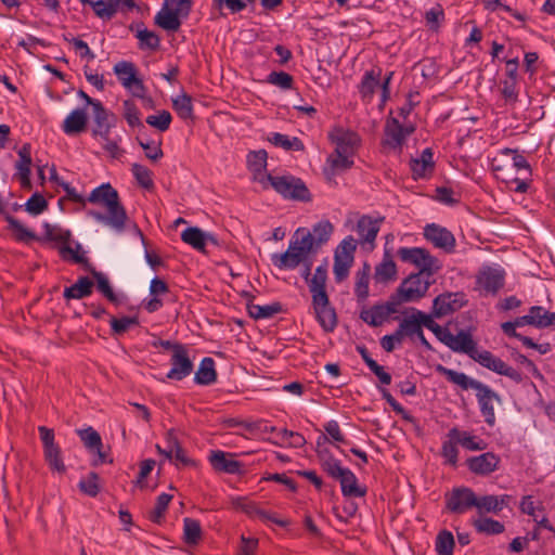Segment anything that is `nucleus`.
<instances>
[{
	"label": "nucleus",
	"mask_w": 555,
	"mask_h": 555,
	"mask_svg": "<svg viewBox=\"0 0 555 555\" xmlns=\"http://www.w3.org/2000/svg\"><path fill=\"white\" fill-rule=\"evenodd\" d=\"M435 336L452 351L467 354L481 366L506 376L517 384L524 380V375L519 371L506 364L489 350H479L477 343L468 331L461 330L456 335H453L447 327L440 326Z\"/></svg>",
	"instance_id": "nucleus-1"
},
{
	"label": "nucleus",
	"mask_w": 555,
	"mask_h": 555,
	"mask_svg": "<svg viewBox=\"0 0 555 555\" xmlns=\"http://www.w3.org/2000/svg\"><path fill=\"white\" fill-rule=\"evenodd\" d=\"M87 203L101 205L107 209V214L96 210H89L88 216L98 222L111 227L117 233L124 232L128 220L127 211L120 203L118 192L111 183H102L93 189L87 197Z\"/></svg>",
	"instance_id": "nucleus-2"
},
{
	"label": "nucleus",
	"mask_w": 555,
	"mask_h": 555,
	"mask_svg": "<svg viewBox=\"0 0 555 555\" xmlns=\"http://www.w3.org/2000/svg\"><path fill=\"white\" fill-rule=\"evenodd\" d=\"M436 372L443 375L450 383L460 386L463 390H476L479 410L489 426L495 424L494 402L502 403V399L490 386L480 380L467 376L465 373L448 369L441 364L436 366Z\"/></svg>",
	"instance_id": "nucleus-3"
},
{
	"label": "nucleus",
	"mask_w": 555,
	"mask_h": 555,
	"mask_svg": "<svg viewBox=\"0 0 555 555\" xmlns=\"http://www.w3.org/2000/svg\"><path fill=\"white\" fill-rule=\"evenodd\" d=\"M319 460L322 470L331 478L339 481L341 494L345 498H363L367 488L358 483L354 473L343 467L341 462L333 456L330 451H319Z\"/></svg>",
	"instance_id": "nucleus-4"
},
{
	"label": "nucleus",
	"mask_w": 555,
	"mask_h": 555,
	"mask_svg": "<svg viewBox=\"0 0 555 555\" xmlns=\"http://www.w3.org/2000/svg\"><path fill=\"white\" fill-rule=\"evenodd\" d=\"M259 182L266 186L268 182L272 189L285 199L309 202L311 201V193L305 182L295 176H273L266 173L263 178L259 179Z\"/></svg>",
	"instance_id": "nucleus-5"
},
{
	"label": "nucleus",
	"mask_w": 555,
	"mask_h": 555,
	"mask_svg": "<svg viewBox=\"0 0 555 555\" xmlns=\"http://www.w3.org/2000/svg\"><path fill=\"white\" fill-rule=\"evenodd\" d=\"M192 0H165L154 22L167 31H177L181 26L180 17H188L192 10Z\"/></svg>",
	"instance_id": "nucleus-6"
},
{
	"label": "nucleus",
	"mask_w": 555,
	"mask_h": 555,
	"mask_svg": "<svg viewBox=\"0 0 555 555\" xmlns=\"http://www.w3.org/2000/svg\"><path fill=\"white\" fill-rule=\"evenodd\" d=\"M398 257L403 262H409L418 268L421 273L430 276L441 269L439 260L422 247H400L397 251Z\"/></svg>",
	"instance_id": "nucleus-7"
},
{
	"label": "nucleus",
	"mask_w": 555,
	"mask_h": 555,
	"mask_svg": "<svg viewBox=\"0 0 555 555\" xmlns=\"http://www.w3.org/2000/svg\"><path fill=\"white\" fill-rule=\"evenodd\" d=\"M477 505V495L468 487H454L446 494V507L452 514H464Z\"/></svg>",
	"instance_id": "nucleus-8"
},
{
	"label": "nucleus",
	"mask_w": 555,
	"mask_h": 555,
	"mask_svg": "<svg viewBox=\"0 0 555 555\" xmlns=\"http://www.w3.org/2000/svg\"><path fill=\"white\" fill-rule=\"evenodd\" d=\"M114 73L117 75L120 83L132 91V94L138 98H144L146 88L142 79L137 77V68L133 63L128 61H120L115 64Z\"/></svg>",
	"instance_id": "nucleus-9"
},
{
	"label": "nucleus",
	"mask_w": 555,
	"mask_h": 555,
	"mask_svg": "<svg viewBox=\"0 0 555 555\" xmlns=\"http://www.w3.org/2000/svg\"><path fill=\"white\" fill-rule=\"evenodd\" d=\"M467 302L466 295L462 292L440 294L433 300V315L441 319L462 309Z\"/></svg>",
	"instance_id": "nucleus-10"
},
{
	"label": "nucleus",
	"mask_w": 555,
	"mask_h": 555,
	"mask_svg": "<svg viewBox=\"0 0 555 555\" xmlns=\"http://www.w3.org/2000/svg\"><path fill=\"white\" fill-rule=\"evenodd\" d=\"M506 272L499 266H483L477 276L476 283L489 294H496L505 283Z\"/></svg>",
	"instance_id": "nucleus-11"
},
{
	"label": "nucleus",
	"mask_w": 555,
	"mask_h": 555,
	"mask_svg": "<svg viewBox=\"0 0 555 555\" xmlns=\"http://www.w3.org/2000/svg\"><path fill=\"white\" fill-rule=\"evenodd\" d=\"M328 140L335 144V152L354 155L361 145L360 135L350 129L334 127L328 132Z\"/></svg>",
	"instance_id": "nucleus-12"
},
{
	"label": "nucleus",
	"mask_w": 555,
	"mask_h": 555,
	"mask_svg": "<svg viewBox=\"0 0 555 555\" xmlns=\"http://www.w3.org/2000/svg\"><path fill=\"white\" fill-rule=\"evenodd\" d=\"M424 237L435 247L452 253L455 248V237L447 228L436 223L427 224L424 228Z\"/></svg>",
	"instance_id": "nucleus-13"
},
{
	"label": "nucleus",
	"mask_w": 555,
	"mask_h": 555,
	"mask_svg": "<svg viewBox=\"0 0 555 555\" xmlns=\"http://www.w3.org/2000/svg\"><path fill=\"white\" fill-rule=\"evenodd\" d=\"M170 365L171 369L166 378L171 380H182L193 372V362L185 347H179V350H175L170 359Z\"/></svg>",
	"instance_id": "nucleus-14"
},
{
	"label": "nucleus",
	"mask_w": 555,
	"mask_h": 555,
	"mask_svg": "<svg viewBox=\"0 0 555 555\" xmlns=\"http://www.w3.org/2000/svg\"><path fill=\"white\" fill-rule=\"evenodd\" d=\"M501 459L493 452H486L466 460L467 468L475 475L488 476L499 469Z\"/></svg>",
	"instance_id": "nucleus-15"
},
{
	"label": "nucleus",
	"mask_w": 555,
	"mask_h": 555,
	"mask_svg": "<svg viewBox=\"0 0 555 555\" xmlns=\"http://www.w3.org/2000/svg\"><path fill=\"white\" fill-rule=\"evenodd\" d=\"M92 113L95 124V127L92 129V135L107 140L111 129L115 126V114L108 112L101 102L93 104Z\"/></svg>",
	"instance_id": "nucleus-16"
},
{
	"label": "nucleus",
	"mask_w": 555,
	"mask_h": 555,
	"mask_svg": "<svg viewBox=\"0 0 555 555\" xmlns=\"http://www.w3.org/2000/svg\"><path fill=\"white\" fill-rule=\"evenodd\" d=\"M423 275H425V273H421V271L411 273L400 283L401 286L404 287L405 298L410 299L411 302L418 301L425 297L431 285L430 281L423 280Z\"/></svg>",
	"instance_id": "nucleus-17"
},
{
	"label": "nucleus",
	"mask_w": 555,
	"mask_h": 555,
	"mask_svg": "<svg viewBox=\"0 0 555 555\" xmlns=\"http://www.w3.org/2000/svg\"><path fill=\"white\" fill-rule=\"evenodd\" d=\"M312 307L323 331L326 333L334 332L337 326V314L335 308L330 302L328 296H326V300L312 298Z\"/></svg>",
	"instance_id": "nucleus-18"
},
{
	"label": "nucleus",
	"mask_w": 555,
	"mask_h": 555,
	"mask_svg": "<svg viewBox=\"0 0 555 555\" xmlns=\"http://www.w3.org/2000/svg\"><path fill=\"white\" fill-rule=\"evenodd\" d=\"M209 461L212 468L217 472L227 473L231 475H242L245 473L244 464L236 461L221 450L211 451Z\"/></svg>",
	"instance_id": "nucleus-19"
},
{
	"label": "nucleus",
	"mask_w": 555,
	"mask_h": 555,
	"mask_svg": "<svg viewBox=\"0 0 555 555\" xmlns=\"http://www.w3.org/2000/svg\"><path fill=\"white\" fill-rule=\"evenodd\" d=\"M293 253H298L300 257L307 258L309 254H315L314 242L312 234L306 228H298L292 240L289 241L288 248Z\"/></svg>",
	"instance_id": "nucleus-20"
},
{
	"label": "nucleus",
	"mask_w": 555,
	"mask_h": 555,
	"mask_svg": "<svg viewBox=\"0 0 555 555\" xmlns=\"http://www.w3.org/2000/svg\"><path fill=\"white\" fill-rule=\"evenodd\" d=\"M327 258L324 259V264L315 268L314 274L307 281L311 297L317 300H326V282H327Z\"/></svg>",
	"instance_id": "nucleus-21"
},
{
	"label": "nucleus",
	"mask_w": 555,
	"mask_h": 555,
	"mask_svg": "<svg viewBox=\"0 0 555 555\" xmlns=\"http://www.w3.org/2000/svg\"><path fill=\"white\" fill-rule=\"evenodd\" d=\"M236 505L248 516L256 517L263 522H273L283 528L287 527L289 524L288 520L279 519L274 514L261 509L255 502L247 501L245 499H238Z\"/></svg>",
	"instance_id": "nucleus-22"
},
{
	"label": "nucleus",
	"mask_w": 555,
	"mask_h": 555,
	"mask_svg": "<svg viewBox=\"0 0 555 555\" xmlns=\"http://www.w3.org/2000/svg\"><path fill=\"white\" fill-rule=\"evenodd\" d=\"M382 69L379 67L366 70L362 77L358 91L363 101L371 102L375 91L380 85Z\"/></svg>",
	"instance_id": "nucleus-23"
},
{
	"label": "nucleus",
	"mask_w": 555,
	"mask_h": 555,
	"mask_svg": "<svg viewBox=\"0 0 555 555\" xmlns=\"http://www.w3.org/2000/svg\"><path fill=\"white\" fill-rule=\"evenodd\" d=\"M88 125V114L83 108H76L69 113L62 124V130L67 135L83 132Z\"/></svg>",
	"instance_id": "nucleus-24"
},
{
	"label": "nucleus",
	"mask_w": 555,
	"mask_h": 555,
	"mask_svg": "<svg viewBox=\"0 0 555 555\" xmlns=\"http://www.w3.org/2000/svg\"><path fill=\"white\" fill-rule=\"evenodd\" d=\"M384 217L372 219L370 216H362L357 222V232L361 243L374 244L379 232V223Z\"/></svg>",
	"instance_id": "nucleus-25"
},
{
	"label": "nucleus",
	"mask_w": 555,
	"mask_h": 555,
	"mask_svg": "<svg viewBox=\"0 0 555 555\" xmlns=\"http://www.w3.org/2000/svg\"><path fill=\"white\" fill-rule=\"evenodd\" d=\"M129 28L131 31L135 30V37L139 39V48L141 50L149 49V50L155 51L159 48V46H160L159 36L156 33L149 30L144 26L143 22H139L137 24H131Z\"/></svg>",
	"instance_id": "nucleus-26"
},
{
	"label": "nucleus",
	"mask_w": 555,
	"mask_h": 555,
	"mask_svg": "<svg viewBox=\"0 0 555 555\" xmlns=\"http://www.w3.org/2000/svg\"><path fill=\"white\" fill-rule=\"evenodd\" d=\"M448 437L470 451H482L487 448V443L481 438L473 436L468 431H461L456 427L449 430Z\"/></svg>",
	"instance_id": "nucleus-27"
},
{
	"label": "nucleus",
	"mask_w": 555,
	"mask_h": 555,
	"mask_svg": "<svg viewBox=\"0 0 555 555\" xmlns=\"http://www.w3.org/2000/svg\"><path fill=\"white\" fill-rule=\"evenodd\" d=\"M353 155L347 153L334 152L326 159V163L330 165V170L325 169V173L327 179L331 180L337 172L346 171L353 167L354 162L352 159Z\"/></svg>",
	"instance_id": "nucleus-28"
},
{
	"label": "nucleus",
	"mask_w": 555,
	"mask_h": 555,
	"mask_svg": "<svg viewBox=\"0 0 555 555\" xmlns=\"http://www.w3.org/2000/svg\"><path fill=\"white\" fill-rule=\"evenodd\" d=\"M217 380V371L215 369V360L210 357H205L199 363L195 372L194 382L197 385L209 386Z\"/></svg>",
	"instance_id": "nucleus-29"
},
{
	"label": "nucleus",
	"mask_w": 555,
	"mask_h": 555,
	"mask_svg": "<svg viewBox=\"0 0 555 555\" xmlns=\"http://www.w3.org/2000/svg\"><path fill=\"white\" fill-rule=\"evenodd\" d=\"M386 145L392 149L401 147L404 143L403 126L396 118H389L385 126Z\"/></svg>",
	"instance_id": "nucleus-30"
},
{
	"label": "nucleus",
	"mask_w": 555,
	"mask_h": 555,
	"mask_svg": "<svg viewBox=\"0 0 555 555\" xmlns=\"http://www.w3.org/2000/svg\"><path fill=\"white\" fill-rule=\"evenodd\" d=\"M93 281L88 276H80L76 283L64 289L65 299H81L92 294Z\"/></svg>",
	"instance_id": "nucleus-31"
},
{
	"label": "nucleus",
	"mask_w": 555,
	"mask_h": 555,
	"mask_svg": "<svg viewBox=\"0 0 555 555\" xmlns=\"http://www.w3.org/2000/svg\"><path fill=\"white\" fill-rule=\"evenodd\" d=\"M247 311L249 317L255 320L270 319L273 315L282 312L283 306L279 301L264 306L247 302Z\"/></svg>",
	"instance_id": "nucleus-32"
},
{
	"label": "nucleus",
	"mask_w": 555,
	"mask_h": 555,
	"mask_svg": "<svg viewBox=\"0 0 555 555\" xmlns=\"http://www.w3.org/2000/svg\"><path fill=\"white\" fill-rule=\"evenodd\" d=\"M305 260L298 253H293L289 249H286L283 254H273L271 256L273 266L280 270H294Z\"/></svg>",
	"instance_id": "nucleus-33"
},
{
	"label": "nucleus",
	"mask_w": 555,
	"mask_h": 555,
	"mask_svg": "<svg viewBox=\"0 0 555 555\" xmlns=\"http://www.w3.org/2000/svg\"><path fill=\"white\" fill-rule=\"evenodd\" d=\"M473 526L478 533L487 534V535H495L501 534L505 530V526L503 522L495 520L490 517L480 516L477 519L473 520Z\"/></svg>",
	"instance_id": "nucleus-34"
},
{
	"label": "nucleus",
	"mask_w": 555,
	"mask_h": 555,
	"mask_svg": "<svg viewBox=\"0 0 555 555\" xmlns=\"http://www.w3.org/2000/svg\"><path fill=\"white\" fill-rule=\"evenodd\" d=\"M268 141L275 146L282 147L285 151L299 152L305 150V145L299 138H289L288 135L282 134L280 132H272L268 138Z\"/></svg>",
	"instance_id": "nucleus-35"
},
{
	"label": "nucleus",
	"mask_w": 555,
	"mask_h": 555,
	"mask_svg": "<svg viewBox=\"0 0 555 555\" xmlns=\"http://www.w3.org/2000/svg\"><path fill=\"white\" fill-rule=\"evenodd\" d=\"M172 108L176 111L178 116L183 120L194 119V108L192 103V96L183 92L180 95L172 99Z\"/></svg>",
	"instance_id": "nucleus-36"
},
{
	"label": "nucleus",
	"mask_w": 555,
	"mask_h": 555,
	"mask_svg": "<svg viewBox=\"0 0 555 555\" xmlns=\"http://www.w3.org/2000/svg\"><path fill=\"white\" fill-rule=\"evenodd\" d=\"M334 232V227L328 220H321L312 227V237L314 242L315 253L318 249L328 242Z\"/></svg>",
	"instance_id": "nucleus-37"
},
{
	"label": "nucleus",
	"mask_w": 555,
	"mask_h": 555,
	"mask_svg": "<svg viewBox=\"0 0 555 555\" xmlns=\"http://www.w3.org/2000/svg\"><path fill=\"white\" fill-rule=\"evenodd\" d=\"M529 314L533 319L532 326L545 328L555 324V312H550L541 306H532Z\"/></svg>",
	"instance_id": "nucleus-38"
},
{
	"label": "nucleus",
	"mask_w": 555,
	"mask_h": 555,
	"mask_svg": "<svg viewBox=\"0 0 555 555\" xmlns=\"http://www.w3.org/2000/svg\"><path fill=\"white\" fill-rule=\"evenodd\" d=\"M202 538V527L197 519H183V540L188 545H196Z\"/></svg>",
	"instance_id": "nucleus-39"
},
{
	"label": "nucleus",
	"mask_w": 555,
	"mask_h": 555,
	"mask_svg": "<svg viewBox=\"0 0 555 555\" xmlns=\"http://www.w3.org/2000/svg\"><path fill=\"white\" fill-rule=\"evenodd\" d=\"M59 254L63 260H70L75 263L89 266L88 258L83 255L82 246L80 243L75 242V248L70 245H62L59 248Z\"/></svg>",
	"instance_id": "nucleus-40"
},
{
	"label": "nucleus",
	"mask_w": 555,
	"mask_h": 555,
	"mask_svg": "<svg viewBox=\"0 0 555 555\" xmlns=\"http://www.w3.org/2000/svg\"><path fill=\"white\" fill-rule=\"evenodd\" d=\"M92 276L96 282V288L103 296L111 301L112 304L118 305L119 299L117 295L114 293L108 278L102 272L96 271L94 268L90 269Z\"/></svg>",
	"instance_id": "nucleus-41"
},
{
	"label": "nucleus",
	"mask_w": 555,
	"mask_h": 555,
	"mask_svg": "<svg viewBox=\"0 0 555 555\" xmlns=\"http://www.w3.org/2000/svg\"><path fill=\"white\" fill-rule=\"evenodd\" d=\"M44 237L43 240L49 242H60L62 245H69L73 234L68 229H62L56 225H52L48 222L43 224Z\"/></svg>",
	"instance_id": "nucleus-42"
},
{
	"label": "nucleus",
	"mask_w": 555,
	"mask_h": 555,
	"mask_svg": "<svg viewBox=\"0 0 555 555\" xmlns=\"http://www.w3.org/2000/svg\"><path fill=\"white\" fill-rule=\"evenodd\" d=\"M360 319L370 326L377 327L380 326L388 317L383 310L382 305L375 304L370 309H363L360 312Z\"/></svg>",
	"instance_id": "nucleus-43"
},
{
	"label": "nucleus",
	"mask_w": 555,
	"mask_h": 555,
	"mask_svg": "<svg viewBox=\"0 0 555 555\" xmlns=\"http://www.w3.org/2000/svg\"><path fill=\"white\" fill-rule=\"evenodd\" d=\"M370 264L364 262L362 270L357 272L354 294L358 300H365L369 297Z\"/></svg>",
	"instance_id": "nucleus-44"
},
{
	"label": "nucleus",
	"mask_w": 555,
	"mask_h": 555,
	"mask_svg": "<svg viewBox=\"0 0 555 555\" xmlns=\"http://www.w3.org/2000/svg\"><path fill=\"white\" fill-rule=\"evenodd\" d=\"M396 263L390 258L388 253H386L383 261L375 268V279L379 282H388L390 280H393L396 278Z\"/></svg>",
	"instance_id": "nucleus-45"
},
{
	"label": "nucleus",
	"mask_w": 555,
	"mask_h": 555,
	"mask_svg": "<svg viewBox=\"0 0 555 555\" xmlns=\"http://www.w3.org/2000/svg\"><path fill=\"white\" fill-rule=\"evenodd\" d=\"M122 107H124V118L126 119L127 124L131 128H138L140 133L142 131H144L145 126L141 121V118H140L141 113H140L139 108L137 107V105L132 101L126 100L122 102Z\"/></svg>",
	"instance_id": "nucleus-46"
},
{
	"label": "nucleus",
	"mask_w": 555,
	"mask_h": 555,
	"mask_svg": "<svg viewBox=\"0 0 555 555\" xmlns=\"http://www.w3.org/2000/svg\"><path fill=\"white\" fill-rule=\"evenodd\" d=\"M268 153L266 150L250 151L247 154V167L255 175H259L267 170Z\"/></svg>",
	"instance_id": "nucleus-47"
},
{
	"label": "nucleus",
	"mask_w": 555,
	"mask_h": 555,
	"mask_svg": "<svg viewBox=\"0 0 555 555\" xmlns=\"http://www.w3.org/2000/svg\"><path fill=\"white\" fill-rule=\"evenodd\" d=\"M181 240L194 249L204 253V231L198 227H189L181 233Z\"/></svg>",
	"instance_id": "nucleus-48"
},
{
	"label": "nucleus",
	"mask_w": 555,
	"mask_h": 555,
	"mask_svg": "<svg viewBox=\"0 0 555 555\" xmlns=\"http://www.w3.org/2000/svg\"><path fill=\"white\" fill-rule=\"evenodd\" d=\"M43 454L46 462L52 470L60 474H64L66 472V467L61 456V448L57 444L44 448Z\"/></svg>",
	"instance_id": "nucleus-49"
},
{
	"label": "nucleus",
	"mask_w": 555,
	"mask_h": 555,
	"mask_svg": "<svg viewBox=\"0 0 555 555\" xmlns=\"http://www.w3.org/2000/svg\"><path fill=\"white\" fill-rule=\"evenodd\" d=\"M455 541L451 531L441 530L436 538L435 550L439 555H453Z\"/></svg>",
	"instance_id": "nucleus-50"
},
{
	"label": "nucleus",
	"mask_w": 555,
	"mask_h": 555,
	"mask_svg": "<svg viewBox=\"0 0 555 555\" xmlns=\"http://www.w3.org/2000/svg\"><path fill=\"white\" fill-rule=\"evenodd\" d=\"M171 500V494L165 492L159 494L156 499L154 508L149 512V519L154 524H160Z\"/></svg>",
	"instance_id": "nucleus-51"
},
{
	"label": "nucleus",
	"mask_w": 555,
	"mask_h": 555,
	"mask_svg": "<svg viewBox=\"0 0 555 555\" xmlns=\"http://www.w3.org/2000/svg\"><path fill=\"white\" fill-rule=\"evenodd\" d=\"M476 509L479 516H483L485 514L489 513L499 515L501 513L496 495L493 494L477 496Z\"/></svg>",
	"instance_id": "nucleus-52"
},
{
	"label": "nucleus",
	"mask_w": 555,
	"mask_h": 555,
	"mask_svg": "<svg viewBox=\"0 0 555 555\" xmlns=\"http://www.w3.org/2000/svg\"><path fill=\"white\" fill-rule=\"evenodd\" d=\"M112 334L114 336H121L130 330L131 326L139 325V319L137 317H112L109 320Z\"/></svg>",
	"instance_id": "nucleus-53"
},
{
	"label": "nucleus",
	"mask_w": 555,
	"mask_h": 555,
	"mask_svg": "<svg viewBox=\"0 0 555 555\" xmlns=\"http://www.w3.org/2000/svg\"><path fill=\"white\" fill-rule=\"evenodd\" d=\"M77 435L88 450L94 451L95 449H102V438L94 428L89 426L83 429H78Z\"/></svg>",
	"instance_id": "nucleus-54"
},
{
	"label": "nucleus",
	"mask_w": 555,
	"mask_h": 555,
	"mask_svg": "<svg viewBox=\"0 0 555 555\" xmlns=\"http://www.w3.org/2000/svg\"><path fill=\"white\" fill-rule=\"evenodd\" d=\"M354 259L343 258L341 256L334 255V276L337 283H341L349 275V270L353 264Z\"/></svg>",
	"instance_id": "nucleus-55"
},
{
	"label": "nucleus",
	"mask_w": 555,
	"mask_h": 555,
	"mask_svg": "<svg viewBox=\"0 0 555 555\" xmlns=\"http://www.w3.org/2000/svg\"><path fill=\"white\" fill-rule=\"evenodd\" d=\"M131 172L140 186L146 190L154 188L152 171L146 166L135 163L131 166Z\"/></svg>",
	"instance_id": "nucleus-56"
},
{
	"label": "nucleus",
	"mask_w": 555,
	"mask_h": 555,
	"mask_svg": "<svg viewBox=\"0 0 555 555\" xmlns=\"http://www.w3.org/2000/svg\"><path fill=\"white\" fill-rule=\"evenodd\" d=\"M267 83L279 87L282 90H291L294 87V77L286 72H271L266 79Z\"/></svg>",
	"instance_id": "nucleus-57"
},
{
	"label": "nucleus",
	"mask_w": 555,
	"mask_h": 555,
	"mask_svg": "<svg viewBox=\"0 0 555 555\" xmlns=\"http://www.w3.org/2000/svg\"><path fill=\"white\" fill-rule=\"evenodd\" d=\"M99 479L98 473L90 472L87 478L79 481L78 488L82 493L95 498L100 493Z\"/></svg>",
	"instance_id": "nucleus-58"
},
{
	"label": "nucleus",
	"mask_w": 555,
	"mask_h": 555,
	"mask_svg": "<svg viewBox=\"0 0 555 555\" xmlns=\"http://www.w3.org/2000/svg\"><path fill=\"white\" fill-rule=\"evenodd\" d=\"M411 313V320H413L416 323H420V326L426 327L429 331H431L434 334L437 332V330L440 327L438 323L435 322V315H433V312L430 314H427L416 308H410Z\"/></svg>",
	"instance_id": "nucleus-59"
},
{
	"label": "nucleus",
	"mask_w": 555,
	"mask_h": 555,
	"mask_svg": "<svg viewBox=\"0 0 555 555\" xmlns=\"http://www.w3.org/2000/svg\"><path fill=\"white\" fill-rule=\"evenodd\" d=\"M146 124L160 132H165L169 129L172 121L170 112L163 109L157 115H150L146 117Z\"/></svg>",
	"instance_id": "nucleus-60"
},
{
	"label": "nucleus",
	"mask_w": 555,
	"mask_h": 555,
	"mask_svg": "<svg viewBox=\"0 0 555 555\" xmlns=\"http://www.w3.org/2000/svg\"><path fill=\"white\" fill-rule=\"evenodd\" d=\"M139 145L144 150L145 157L151 159L152 162H157L164 156V152L162 150V142L155 143L154 141L144 140L141 137H137Z\"/></svg>",
	"instance_id": "nucleus-61"
},
{
	"label": "nucleus",
	"mask_w": 555,
	"mask_h": 555,
	"mask_svg": "<svg viewBox=\"0 0 555 555\" xmlns=\"http://www.w3.org/2000/svg\"><path fill=\"white\" fill-rule=\"evenodd\" d=\"M25 210L31 216H38L48 208V202L42 194L34 193L24 205Z\"/></svg>",
	"instance_id": "nucleus-62"
},
{
	"label": "nucleus",
	"mask_w": 555,
	"mask_h": 555,
	"mask_svg": "<svg viewBox=\"0 0 555 555\" xmlns=\"http://www.w3.org/2000/svg\"><path fill=\"white\" fill-rule=\"evenodd\" d=\"M410 169L414 180L425 179L434 172L435 164L412 158L410 162Z\"/></svg>",
	"instance_id": "nucleus-63"
},
{
	"label": "nucleus",
	"mask_w": 555,
	"mask_h": 555,
	"mask_svg": "<svg viewBox=\"0 0 555 555\" xmlns=\"http://www.w3.org/2000/svg\"><path fill=\"white\" fill-rule=\"evenodd\" d=\"M278 436L281 442H275L276 444H282L286 442L288 443V446L293 448H301L306 444L305 437L297 431H292L286 428H283L279 430Z\"/></svg>",
	"instance_id": "nucleus-64"
}]
</instances>
